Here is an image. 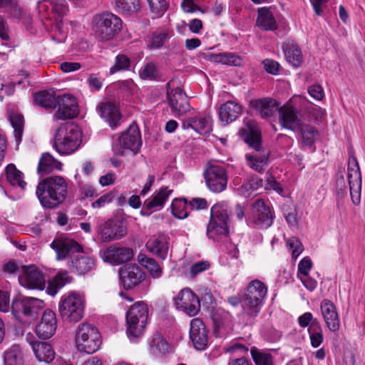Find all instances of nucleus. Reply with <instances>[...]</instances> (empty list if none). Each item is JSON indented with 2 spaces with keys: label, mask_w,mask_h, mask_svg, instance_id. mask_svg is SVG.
Returning <instances> with one entry per match:
<instances>
[{
  "label": "nucleus",
  "mask_w": 365,
  "mask_h": 365,
  "mask_svg": "<svg viewBox=\"0 0 365 365\" xmlns=\"http://www.w3.org/2000/svg\"><path fill=\"white\" fill-rule=\"evenodd\" d=\"M68 185L59 175L47 177L41 180L36 187V195L45 208L53 209L63 203L66 198Z\"/></svg>",
  "instance_id": "nucleus-1"
},
{
  "label": "nucleus",
  "mask_w": 365,
  "mask_h": 365,
  "mask_svg": "<svg viewBox=\"0 0 365 365\" xmlns=\"http://www.w3.org/2000/svg\"><path fill=\"white\" fill-rule=\"evenodd\" d=\"M247 126L249 134L245 140L253 149L252 153L245 155L247 165L256 172L262 173L269 164V153L262 145L261 135L256 123L250 120Z\"/></svg>",
  "instance_id": "nucleus-2"
},
{
  "label": "nucleus",
  "mask_w": 365,
  "mask_h": 365,
  "mask_svg": "<svg viewBox=\"0 0 365 365\" xmlns=\"http://www.w3.org/2000/svg\"><path fill=\"white\" fill-rule=\"evenodd\" d=\"M123 21L115 14L105 11L93 16V36L98 42L114 39L121 31Z\"/></svg>",
  "instance_id": "nucleus-3"
},
{
  "label": "nucleus",
  "mask_w": 365,
  "mask_h": 365,
  "mask_svg": "<svg viewBox=\"0 0 365 365\" xmlns=\"http://www.w3.org/2000/svg\"><path fill=\"white\" fill-rule=\"evenodd\" d=\"M82 143V130L74 123H62L54 135L53 148L61 155L74 153Z\"/></svg>",
  "instance_id": "nucleus-4"
},
{
  "label": "nucleus",
  "mask_w": 365,
  "mask_h": 365,
  "mask_svg": "<svg viewBox=\"0 0 365 365\" xmlns=\"http://www.w3.org/2000/svg\"><path fill=\"white\" fill-rule=\"evenodd\" d=\"M230 233L229 212L226 205L216 204L210 210V220L207 227V235L213 241L227 237Z\"/></svg>",
  "instance_id": "nucleus-5"
},
{
  "label": "nucleus",
  "mask_w": 365,
  "mask_h": 365,
  "mask_svg": "<svg viewBox=\"0 0 365 365\" xmlns=\"http://www.w3.org/2000/svg\"><path fill=\"white\" fill-rule=\"evenodd\" d=\"M85 298L80 293L71 292L63 294L58 303V312L63 321L78 322L84 315Z\"/></svg>",
  "instance_id": "nucleus-6"
},
{
  "label": "nucleus",
  "mask_w": 365,
  "mask_h": 365,
  "mask_svg": "<svg viewBox=\"0 0 365 365\" xmlns=\"http://www.w3.org/2000/svg\"><path fill=\"white\" fill-rule=\"evenodd\" d=\"M267 294V287L262 282L258 279L251 281L244 295L242 304L244 314L251 318L257 317L261 310Z\"/></svg>",
  "instance_id": "nucleus-7"
},
{
  "label": "nucleus",
  "mask_w": 365,
  "mask_h": 365,
  "mask_svg": "<svg viewBox=\"0 0 365 365\" xmlns=\"http://www.w3.org/2000/svg\"><path fill=\"white\" fill-rule=\"evenodd\" d=\"M148 317L147 305L142 302L133 304L126 313V332L130 340L142 336Z\"/></svg>",
  "instance_id": "nucleus-8"
},
{
  "label": "nucleus",
  "mask_w": 365,
  "mask_h": 365,
  "mask_svg": "<svg viewBox=\"0 0 365 365\" xmlns=\"http://www.w3.org/2000/svg\"><path fill=\"white\" fill-rule=\"evenodd\" d=\"M142 145L141 135L136 124H133L123 132L113 145L115 154L125 155L129 152L136 155Z\"/></svg>",
  "instance_id": "nucleus-9"
},
{
  "label": "nucleus",
  "mask_w": 365,
  "mask_h": 365,
  "mask_svg": "<svg viewBox=\"0 0 365 365\" xmlns=\"http://www.w3.org/2000/svg\"><path fill=\"white\" fill-rule=\"evenodd\" d=\"M44 302L36 297H19L11 302V312L18 320L24 317L35 318L43 309Z\"/></svg>",
  "instance_id": "nucleus-10"
},
{
  "label": "nucleus",
  "mask_w": 365,
  "mask_h": 365,
  "mask_svg": "<svg viewBox=\"0 0 365 365\" xmlns=\"http://www.w3.org/2000/svg\"><path fill=\"white\" fill-rule=\"evenodd\" d=\"M204 177L207 187L213 192H221L227 187V173L222 166L215 162L206 165Z\"/></svg>",
  "instance_id": "nucleus-11"
},
{
  "label": "nucleus",
  "mask_w": 365,
  "mask_h": 365,
  "mask_svg": "<svg viewBox=\"0 0 365 365\" xmlns=\"http://www.w3.org/2000/svg\"><path fill=\"white\" fill-rule=\"evenodd\" d=\"M98 234L103 242L119 240L127 235L126 222L117 218L108 220L99 227Z\"/></svg>",
  "instance_id": "nucleus-12"
},
{
  "label": "nucleus",
  "mask_w": 365,
  "mask_h": 365,
  "mask_svg": "<svg viewBox=\"0 0 365 365\" xmlns=\"http://www.w3.org/2000/svg\"><path fill=\"white\" fill-rule=\"evenodd\" d=\"M347 178L351 200L354 205H359L361 201V174L358 160L354 155L349 159Z\"/></svg>",
  "instance_id": "nucleus-13"
},
{
  "label": "nucleus",
  "mask_w": 365,
  "mask_h": 365,
  "mask_svg": "<svg viewBox=\"0 0 365 365\" xmlns=\"http://www.w3.org/2000/svg\"><path fill=\"white\" fill-rule=\"evenodd\" d=\"M174 300L177 309L190 317L197 314L200 310L199 297L190 289H182Z\"/></svg>",
  "instance_id": "nucleus-14"
},
{
  "label": "nucleus",
  "mask_w": 365,
  "mask_h": 365,
  "mask_svg": "<svg viewBox=\"0 0 365 365\" xmlns=\"http://www.w3.org/2000/svg\"><path fill=\"white\" fill-rule=\"evenodd\" d=\"M56 108L58 109L53 115V118L57 120L73 119L78 115L77 100L70 94L58 96Z\"/></svg>",
  "instance_id": "nucleus-15"
},
{
  "label": "nucleus",
  "mask_w": 365,
  "mask_h": 365,
  "mask_svg": "<svg viewBox=\"0 0 365 365\" xmlns=\"http://www.w3.org/2000/svg\"><path fill=\"white\" fill-rule=\"evenodd\" d=\"M81 200L91 197V163L86 161L77 169L74 176Z\"/></svg>",
  "instance_id": "nucleus-16"
},
{
  "label": "nucleus",
  "mask_w": 365,
  "mask_h": 365,
  "mask_svg": "<svg viewBox=\"0 0 365 365\" xmlns=\"http://www.w3.org/2000/svg\"><path fill=\"white\" fill-rule=\"evenodd\" d=\"M19 280L23 286L31 289L43 290L46 286L43 274L34 265L23 267Z\"/></svg>",
  "instance_id": "nucleus-17"
},
{
  "label": "nucleus",
  "mask_w": 365,
  "mask_h": 365,
  "mask_svg": "<svg viewBox=\"0 0 365 365\" xmlns=\"http://www.w3.org/2000/svg\"><path fill=\"white\" fill-rule=\"evenodd\" d=\"M51 247L56 252V258L63 260L70 254L83 252V247L76 240L66 237L55 239L51 244Z\"/></svg>",
  "instance_id": "nucleus-18"
},
{
  "label": "nucleus",
  "mask_w": 365,
  "mask_h": 365,
  "mask_svg": "<svg viewBox=\"0 0 365 365\" xmlns=\"http://www.w3.org/2000/svg\"><path fill=\"white\" fill-rule=\"evenodd\" d=\"M100 255L103 261L118 265L131 260L134 255L133 250L130 247L113 245L101 251Z\"/></svg>",
  "instance_id": "nucleus-19"
},
{
  "label": "nucleus",
  "mask_w": 365,
  "mask_h": 365,
  "mask_svg": "<svg viewBox=\"0 0 365 365\" xmlns=\"http://www.w3.org/2000/svg\"><path fill=\"white\" fill-rule=\"evenodd\" d=\"M57 328L56 314L50 309L43 312L40 322L36 325L35 332L41 339H48L53 336Z\"/></svg>",
  "instance_id": "nucleus-20"
},
{
  "label": "nucleus",
  "mask_w": 365,
  "mask_h": 365,
  "mask_svg": "<svg viewBox=\"0 0 365 365\" xmlns=\"http://www.w3.org/2000/svg\"><path fill=\"white\" fill-rule=\"evenodd\" d=\"M168 101L171 111L175 116L182 115L190 109L187 96L180 88L168 92Z\"/></svg>",
  "instance_id": "nucleus-21"
},
{
  "label": "nucleus",
  "mask_w": 365,
  "mask_h": 365,
  "mask_svg": "<svg viewBox=\"0 0 365 365\" xmlns=\"http://www.w3.org/2000/svg\"><path fill=\"white\" fill-rule=\"evenodd\" d=\"M279 123L285 129L292 131L298 130L302 122L297 108L292 106L284 105L279 111Z\"/></svg>",
  "instance_id": "nucleus-22"
},
{
  "label": "nucleus",
  "mask_w": 365,
  "mask_h": 365,
  "mask_svg": "<svg viewBox=\"0 0 365 365\" xmlns=\"http://www.w3.org/2000/svg\"><path fill=\"white\" fill-rule=\"evenodd\" d=\"M190 338L197 350H204L207 345V331L204 322L200 318L190 322Z\"/></svg>",
  "instance_id": "nucleus-23"
},
{
  "label": "nucleus",
  "mask_w": 365,
  "mask_h": 365,
  "mask_svg": "<svg viewBox=\"0 0 365 365\" xmlns=\"http://www.w3.org/2000/svg\"><path fill=\"white\" fill-rule=\"evenodd\" d=\"M119 274L123 287L127 289L138 285L145 278V272L139 267L135 265L121 269Z\"/></svg>",
  "instance_id": "nucleus-24"
},
{
  "label": "nucleus",
  "mask_w": 365,
  "mask_h": 365,
  "mask_svg": "<svg viewBox=\"0 0 365 365\" xmlns=\"http://www.w3.org/2000/svg\"><path fill=\"white\" fill-rule=\"evenodd\" d=\"M321 313L327 327L330 331L336 332L340 328V320L336 306L328 299H324L320 304Z\"/></svg>",
  "instance_id": "nucleus-25"
},
{
  "label": "nucleus",
  "mask_w": 365,
  "mask_h": 365,
  "mask_svg": "<svg viewBox=\"0 0 365 365\" xmlns=\"http://www.w3.org/2000/svg\"><path fill=\"white\" fill-rule=\"evenodd\" d=\"M91 325L88 322L81 324L76 335V346L81 356L91 354Z\"/></svg>",
  "instance_id": "nucleus-26"
},
{
  "label": "nucleus",
  "mask_w": 365,
  "mask_h": 365,
  "mask_svg": "<svg viewBox=\"0 0 365 365\" xmlns=\"http://www.w3.org/2000/svg\"><path fill=\"white\" fill-rule=\"evenodd\" d=\"M250 105L262 118L273 116L281 107L275 99L271 98L254 99Z\"/></svg>",
  "instance_id": "nucleus-27"
},
{
  "label": "nucleus",
  "mask_w": 365,
  "mask_h": 365,
  "mask_svg": "<svg viewBox=\"0 0 365 365\" xmlns=\"http://www.w3.org/2000/svg\"><path fill=\"white\" fill-rule=\"evenodd\" d=\"M182 128L184 130L192 129L201 135L207 134L212 130L211 119L208 115L199 114L183 120Z\"/></svg>",
  "instance_id": "nucleus-28"
},
{
  "label": "nucleus",
  "mask_w": 365,
  "mask_h": 365,
  "mask_svg": "<svg viewBox=\"0 0 365 365\" xmlns=\"http://www.w3.org/2000/svg\"><path fill=\"white\" fill-rule=\"evenodd\" d=\"M255 222L261 228L267 229L273 222V215L269 206L262 200H257L253 205Z\"/></svg>",
  "instance_id": "nucleus-29"
},
{
  "label": "nucleus",
  "mask_w": 365,
  "mask_h": 365,
  "mask_svg": "<svg viewBox=\"0 0 365 365\" xmlns=\"http://www.w3.org/2000/svg\"><path fill=\"white\" fill-rule=\"evenodd\" d=\"M62 168L61 162L55 159L49 153H43L38 160L37 173L42 177L55 171H61Z\"/></svg>",
  "instance_id": "nucleus-30"
},
{
  "label": "nucleus",
  "mask_w": 365,
  "mask_h": 365,
  "mask_svg": "<svg viewBox=\"0 0 365 365\" xmlns=\"http://www.w3.org/2000/svg\"><path fill=\"white\" fill-rule=\"evenodd\" d=\"M36 358L39 361L46 363L51 362L55 358V352L52 346L48 342L37 341L35 340L29 341Z\"/></svg>",
  "instance_id": "nucleus-31"
},
{
  "label": "nucleus",
  "mask_w": 365,
  "mask_h": 365,
  "mask_svg": "<svg viewBox=\"0 0 365 365\" xmlns=\"http://www.w3.org/2000/svg\"><path fill=\"white\" fill-rule=\"evenodd\" d=\"M172 193L173 190L168 187H160L153 193L149 200L145 202V207L151 212L160 210Z\"/></svg>",
  "instance_id": "nucleus-32"
},
{
  "label": "nucleus",
  "mask_w": 365,
  "mask_h": 365,
  "mask_svg": "<svg viewBox=\"0 0 365 365\" xmlns=\"http://www.w3.org/2000/svg\"><path fill=\"white\" fill-rule=\"evenodd\" d=\"M148 250L163 260L165 259L168 253V243L165 236H153L146 243Z\"/></svg>",
  "instance_id": "nucleus-33"
},
{
  "label": "nucleus",
  "mask_w": 365,
  "mask_h": 365,
  "mask_svg": "<svg viewBox=\"0 0 365 365\" xmlns=\"http://www.w3.org/2000/svg\"><path fill=\"white\" fill-rule=\"evenodd\" d=\"M98 111L112 128L118 126L120 123L121 115L118 108L114 104L110 102L103 103L98 107Z\"/></svg>",
  "instance_id": "nucleus-34"
},
{
  "label": "nucleus",
  "mask_w": 365,
  "mask_h": 365,
  "mask_svg": "<svg viewBox=\"0 0 365 365\" xmlns=\"http://www.w3.org/2000/svg\"><path fill=\"white\" fill-rule=\"evenodd\" d=\"M256 25L264 31H274L277 29V24L273 13L269 8L262 7L257 10Z\"/></svg>",
  "instance_id": "nucleus-35"
},
{
  "label": "nucleus",
  "mask_w": 365,
  "mask_h": 365,
  "mask_svg": "<svg viewBox=\"0 0 365 365\" xmlns=\"http://www.w3.org/2000/svg\"><path fill=\"white\" fill-rule=\"evenodd\" d=\"M299 131V143L304 148H312L318 138V130L311 125L302 123L298 130Z\"/></svg>",
  "instance_id": "nucleus-36"
},
{
  "label": "nucleus",
  "mask_w": 365,
  "mask_h": 365,
  "mask_svg": "<svg viewBox=\"0 0 365 365\" xmlns=\"http://www.w3.org/2000/svg\"><path fill=\"white\" fill-rule=\"evenodd\" d=\"M240 113V106L232 101H229L221 106L219 116L222 123L228 124L235 120Z\"/></svg>",
  "instance_id": "nucleus-37"
},
{
  "label": "nucleus",
  "mask_w": 365,
  "mask_h": 365,
  "mask_svg": "<svg viewBox=\"0 0 365 365\" xmlns=\"http://www.w3.org/2000/svg\"><path fill=\"white\" fill-rule=\"evenodd\" d=\"M33 98L35 105L43 108L47 110L51 111L56 108L58 96H56L53 92L41 91L35 93Z\"/></svg>",
  "instance_id": "nucleus-38"
},
{
  "label": "nucleus",
  "mask_w": 365,
  "mask_h": 365,
  "mask_svg": "<svg viewBox=\"0 0 365 365\" xmlns=\"http://www.w3.org/2000/svg\"><path fill=\"white\" fill-rule=\"evenodd\" d=\"M73 281V277L68 273L65 272H58L51 281H49L46 292L51 296H55L59 290L66 284H70Z\"/></svg>",
  "instance_id": "nucleus-39"
},
{
  "label": "nucleus",
  "mask_w": 365,
  "mask_h": 365,
  "mask_svg": "<svg viewBox=\"0 0 365 365\" xmlns=\"http://www.w3.org/2000/svg\"><path fill=\"white\" fill-rule=\"evenodd\" d=\"M287 61L294 66H298L302 61L300 48L292 42H287L282 46Z\"/></svg>",
  "instance_id": "nucleus-40"
},
{
  "label": "nucleus",
  "mask_w": 365,
  "mask_h": 365,
  "mask_svg": "<svg viewBox=\"0 0 365 365\" xmlns=\"http://www.w3.org/2000/svg\"><path fill=\"white\" fill-rule=\"evenodd\" d=\"M8 182L13 186H17L24 190L26 182L24 180V174L18 170L13 163L9 164L5 169Z\"/></svg>",
  "instance_id": "nucleus-41"
},
{
  "label": "nucleus",
  "mask_w": 365,
  "mask_h": 365,
  "mask_svg": "<svg viewBox=\"0 0 365 365\" xmlns=\"http://www.w3.org/2000/svg\"><path fill=\"white\" fill-rule=\"evenodd\" d=\"M138 261L148 269L153 278L158 279L161 277L163 273L162 268L154 259L148 257L144 254H139L138 255Z\"/></svg>",
  "instance_id": "nucleus-42"
},
{
  "label": "nucleus",
  "mask_w": 365,
  "mask_h": 365,
  "mask_svg": "<svg viewBox=\"0 0 365 365\" xmlns=\"http://www.w3.org/2000/svg\"><path fill=\"white\" fill-rule=\"evenodd\" d=\"M209 60L227 66H240L242 64V58L232 53L210 54Z\"/></svg>",
  "instance_id": "nucleus-43"
},
{
  "label": "nucleus",
  "mask_w": 365,
  "mask_h": 365,
  "mask_svg": "<svg viewBox=\"0 0 365 365\" xmlns=\"http://www.w3.org/2000/svg\"><path fill=\"white\" fill-rule=\"evenodd\" d=\"M169 344L160 334L153 335L150 342V351L156 356H160L169 351Z\"/></svg>",
  "instance_id": "nucleus-44"
},
{
  "label": "nucleus",
  "mask_w": 365,
  "mask_h": 365,
  "mask_svg": "<svg viewBox=\"0 0 365 365\" xmlns=\"http://www.w3.org/2000/svg\"><path fill=\"white\" fill-rule=\"evenodd\" d=\"M9 120L12 128H14V135L16 145L19 146L22 140L24 125V115L19 113H12L9 116Z\"/></svg>",
  "instance_id": "nucleus-45"
},
{
  "label": "nucleus",
  "mask_w": 365,
  "mask_h": 365,
  "mask_svg": "<svg viewBox=\"0 0 365 365\" xmlns=\"http://www.w3.org/2000/svg\"><path fill=\"white\" fill-rule=\"evenodd\" d=\"M311 345L314 348L319 347L324 340L323 331L319 322L317 320L312 322L308 329Z\"/></svg>",
  "instance_id": "nucleus-46"
},
{
  "label": "nucleus",
  "mask_w": 365,
  "mask_h": 365,
  "mask_svg": "<svg viewBox=\"0 0 365 365\" xmlns=\"http://www.w3.org/2000/svg\"><path fill=\"white\" fill-rule=\"evenodd\" d=\"M115 4L120 11L125 15H132L140 9L139 0H115Z\"/></svg>",
  "instance_id": "nucleus-47"
},
{
  "label": "nucleus",
  "mask_w": 365,
  "mask_h": 365,
  "mask_svg": "<svg viewBox=\"0 0 365 365\" xmlns=\"http://www.w3.org/2000/svg\"><path fill=\"white\" fill-rule=\"evenodd\" d=\"M153 18L162 16L168 8L167 0H147Z\"/></svg>",
  "instance_id": "nucleus-48"
},
{
  "label": "nucleus",
  "mask_w": 365,
  "mask_h": 365,
  "mask_svg": "<svg viewBox=\"0 0 365 365\" xmlns=\"http://www.w3.org/2000/svg\"><path fill=\"white\" fill-rule=\"evenodd\" d=\"M51 11L56 15V20L61 21V19L67 14L68 5L65 0H50L48 1Z\"/></svg>",
  "instance_id": "nucleus-49"
},
{
  "label": "nucleus",
  "mask_w": 365,
  "mask_h": 365,
  "mask_svg": "<svg viewBox=\"0 0 365 365\" xmlns=\"http://www.w3.org/2000/svg\"><path fill=\"white\" fill-rule=\"evenodd\" d=\"M188 204L186 200H175L172 203V212L178 219H185L188 216Z\"/></svg>",
  "instance_id": "nucleus-50"
},
{
  "label": "nucleus",
  "mask_w": 365,
  "mask_h": 365,
  "mask_svg": "<svg viewBox=\"0 0 365 365\" xmlns=\"http://www.w3.org/2000/svg\"><path fill=\"white\" fill-rule=\"evenodd\" d=\"M130 67V58L124 54H118L115 59V63L110 68V73L127 71Z\"/></svg>",
  "instance_id": "nucleus-51"
},
{
  "label": "nucleus",
  "mask_w": 365,
  "mask_h": 365,
  "mask_svg": "<svg viewBox=\"0 0 365 365\" xmlns=\"http://www.w3.org/2000/svg\"><path fill=\"white\" fill-rule=\"evenodd\" d=\"M72 267L79 274H84L91 269V258L81 256L72 260Z\"/></svg>",
  "instance_id": "nucleus-52"
},
{
  "label": "nucleus",
  "mask_w": 365,
  "mask_h": 365,
  "mask_svg": "<svg viewBox=\"0 0 365 365\" xmlns=\"http://www.w3.org/2000/svg\"><path fill=\"white\" fill-rule=\"evenodd\" d=\"M262 180L252 177L250 181L246 182L240 187V188L239 189V192L242 195L245 197H248L250 196L252 190H256L259 187H262Z\"/></svg>",
  "instance_id": "nucleus-53"
},
{
  "label": "nucleus",
  "mask_w": 365,
  "mask_h": 365,
  "mask_svg": "<svg viewBox=\"0 0 365 365\" xmlns=\"http://www.w3.org/2000/svg\"><path fill=\"white\" fill-rule=\"evenodd\" d=\"M4 365H23V359L19 353L9 350L4 353Z\"/></svg>",
  "instance_id": "nucleus-54"
},
{
  "label": "nucleus",
  "mask_w": 365,
  "mask_h": 365,
  "mask_svg": "<svg viewBox=\"0 0 365 365\" xmlns=\"http://www.w3.org/2000/svg\"><path fill=\"white\" fill-rule=\"evenodd\" d=\"M251 354L256 365H272V359L270 354L254 350L251 351Z\"/></svg>",
  "instance_id": "nucleus-55"
},
{
  "label": "nucleus",
  "mask_w": 365,
  "mask_h": 365,
  "mask_svg": "<svg viewBox=\"0 0 365 365\" xmlns=\"http://www.w3.org/2000/svg\"><path fill=\"white\" fill-rule=\"evenodd\" d=\"M2 11L6 13L10 17L16 20H19L23 15V10L16 4V0H13L9 6L4 8Z\"/></svg>",
  "instance_id": "nucleus-56"
},
{
  "label": "nucleus",
  "mask_w": 365,
  "mask_h": 365,
  "mask_svg": "<svg viewBox=\"0 0 365 365\" xmlns=\"http://www.w3.org/2000/svg\"><path fill=\"white\" fill-rule=\"evenodd\" d=\"M210 264L208 261L197 262L192 264L190 269V277H195L202 272L209 269Z\"/></svg>",
  "instance_id": "nucleus-57"
},
{
  "label": "nucleus",
  "mask_w": 365,
  "mask_h": 365,
  "mask_svg": "<svg viewBox=\"0 0 365 365\" xmlns=\"http://www.w3.org/2000/svg\"><path fill=\"white\" fill-rule=\"evenodd\" d=\"M139 73L143 79H153L157 76L158 71L153 63H148L140 70Z\"/></svg>",
  "instance_id": "nucleus-58"
},
{
  "label": "nucleus",
  "mask_w": 365,
  "mask_h": 365,
  "mask_svg": "<svg viewBox=\"0 0 365 365\" xmlns=\"http://www.w3.org/2000/svg\"><path fill=\"white\" fill-rule=\"evenodd\" d=\"M287 245L292 250V255L294 259H297L304 250L302 242L297 237L289 239Z\"/></svg>",
  "instance_id": "nucleus-59"
},
{
  "label": "nucleus",
  "mask_w": 365,
  "mask_h": 365,
  "mask_svg": "<svg viewBox=\"0 0 365 365\" xmlns=\"http://www.w3.org/2000/svg\"><path fill=\"white\" fill-rule=\"evenodd\" d=\"M312 267V262L309 257H304L298 264L297 277L308 275Z\"/></svg>",
  "instance_id": "nucleus-60"
},
{
  "label": "nucleus",
  "mask_w": 365,
  "mask_h": 365,
  "mask_svg": "<svg viewBox=\"0 0 365 365\" xmlns=\"http://www.w3.org/2000/svg\"><path fill=\"white\" fill-rule=\"evenodd\" d=\"M264 70L272 75L278 74L280 65L278 62L272 59H265L262 61Z\"/></svg>",
  "instance_id": "nucleus-61"
},
{
  "label": "nucleus",
  "mask_w": 365,
  "mask_h": 365,
  "mask_svg": "<svg viewBox=\"0 0 365 365\" xmlns=\"http://www.w3.org/2000/svg\"><path fill=\"white\" fill-rule=\"evenodd\" d=\"M24 266H19L14 259L9 260L3 266V271L6 273L13 274H21L22 273V267Z\"/></svg>",
  "instance_id": "nucleus-62"
},
{
  "label": "nucleus",
  "mask_w": 365,
  "mask_h": 365,
  "mask_svg": "<svg viewBox=\"0 0 365 365\" xmlns=\"http://www.w3.org/2000/svg\"><path fill=\"white\" fill-rule=\"evenodd\" d=\"M202 301L207 307H212L214 304V298L210 289L207 288H202L200 289Z\"/></svg>",
  "instance_id": "nucleus-63"
},
{
  "label": "nucleus",
  "mask_w": 365,
  "mask_h": 365,
  "mask_svg": "<svg viewBox=\"0 0 365 365\" xmlns=\"http://www.w3.org/2000/svg\"><path fill=\"white\" fill-rule=\"evenodd\" d=\"M308 93L310 96L317 101L322 100L324 96V90L320 85L311 86L308 89Z\"/></svg>",
  "instance_id": "nucleus-64"
}]
</instances>
